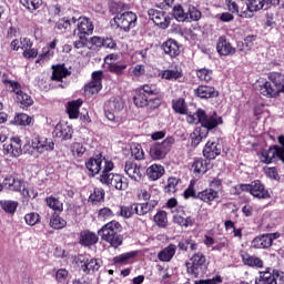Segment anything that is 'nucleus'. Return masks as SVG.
<instances>
[{"label": "nucleus", "mask_w": 284, "mask_h": 284, "mask_svg": "<svg viewBox=\"0 0 284 284\" xmlns=\"http://www.w3.org/2000/svg\"><path fill=\"white\" fill-rule=\"evenodd\" d=\"M189 123H201L202 128H196L193 133H191V145L196 148L203 139L207 138L210 130H215L219 125H223V118L219 116L216 112L212 115H207L205 110L197 109L195 113L190 114L187 119Z\"/></svg>", "instance_id": "obj_1"}, {"label": "nucleus", "mask_w": 284, "mask_h": 284, "mask_svg": "<svg viewBox=\"0 0 284 284\" xmlns=\"http://www.w3.org/2000/svg\"><path fill=\"white\" fill-rule=\"evenodd\" d=\"M121 230H123L121 223L111 221L102 226L98 234L101 236L102 241H106V243H110L111 247L116 248L123 245V236L119 234Z\"/></svg>", "instance_id": "obj_2"}, {"label": "nucleus", "mask_w": 284, "mask_h": 284, "mask_svg": "<svg viewBox=\"0 0 284 284\" xmlns=\"http://www.w3.org/2000/svg\"><path fill=\"white\" fill-rule=\"evenodd\" d=\"M114 170V163L112 161H104V166L100 175V182L109 187L115 190H128V183L123 182L121 174L110 173Z\"/></svg>", "instance_id": "obj_3"}, {"label": "nucleus", "mask_w": 284, "mask_h": 284, "mask_svg": "<svg viewBox=\"0 0 284 284\" xmlns=\"http://www.w3.org/2000/svg\"><path fill=\"white\" fill-rule=\"evenodd\" d=\"M271 82H265L260 87V93L263 97H268L270 99L284 93V74L281 72H272L268 77Z\"/></svg>", "instance_id": "obj_4"}, {"label": "nucleus", "mask_w": 284, "mask_h": 284, "mask_svg": "<svg viewBox=\"0 0 284 284\" xmlns=\"http://www.w3.org/2000/svg\"><path fill=\"white\" fill-rule=\"evenodd\" d=\"M185 265L187 274L195 278L205 275V272H207V258L201 252L195 253Z\"/></svg>", "instance_id": "obj_5"}, {"label": "nucleus", "mask_w": 284, "mask_h": 284, "mask_svg": "<svg viewBox=\"0 0 284 284\" xmlns=\"http://www.w3.org/2000/svg\"><path fill=\"white\" fill-rule=\"evenodd\" d=\"M139 17L132 11H125L122 14L115 16L111 21V26H116L122 32H130L132 28H136Z\"/></svg>", "instance_id": "obj_6"}, {"label": "nucleus", "mask_w": 284, "mask_h": 284, "mask_svg": "<svg viewBox=\"0 0 284 284\" xmlns=\"http://www.w3.org/2000/svg\"><path fill=\"white\" fill-rule=\"evenodd\" d=\"M240 190L242 192H250L255 199H272L270 191L265 189L261 180H255L250 184H241Z\"/></svg>", "instance_id": "obj_7"}, {"label": "nucleus", "mask_w": 284, "mask_h": 284, "mask_svg": "<svg viewBox=\"0 0 284 284\" xmlns=\"http://www.w3.org/2000/svg\"><path fill=\"white\" fill-rule=\"evenodd\" d=\"M148 14L151 21H153V23H155V26L159 28H162V30H165L170 27L172 18H170L168 12L156 9H149Z\"/></svg>", "instance_id": "obj_8"}, {"label": "nucleus", "mask_w": 284, "mask_h": 284, "mask_svg": "<svg viewBox=\"0 0 284 284\" xmlns=\"http://www.w3.org/2000/svg\"><path fill=\"white\" fill-rule=\"evenodd\" d=\"M267 8L265 0H246V9H241L240 17L242 19H252L254 12H258Z\"/></svg>", "instance_id": "obj_9"}, {"label": "nucleus", "mask_w": 284, "mask_h": 284, "mask_svg": "<svg viewBox=\"0 0 284 284\" xmlns=\"http://www.w3.org/2000/svg\"><path fill=\"white\" fill-rule=\"evenodd\" d=\"M9 83L12 88V92H16L17 103H19L21 108H30V105L34 103V101L30 95H28V93H23V91H21V84L12 81H9Z\"/></svg>", "instance_id": "obj_10"}, {"label": "nucleus", "mask_w": 284, "mask_h": 284, "mask_svg": "<svg viewBox=\"0 0 284 284\" xmlns=\"http://www.w3.org/2000/svg\"><path fill=\"white\" fill-rule=\"evenodd\" d=\"M281 280V271L266 268L260 272V277L255 280V284H278Z\"/></svg>", "instance_id": "obj_11"}, {"label": "nucleus", "mask_w": 284, "mask_h": 284, "mask_svg": "<svg viewBox=\"0 0 284 284\" xmlns=\"http://www.w3.org/2000/svg\"><path fill=\"white\" fill-rule=\"evenodd\" d=\"M101 81H103V71L93 72L91 82L84 87V92H89V94H99L103 88Z\"/></svg>", "instance_id": "obj_12"}, {"label": "nucleus", "mask_w": 284, "mask_h": 284, "mask_svg": "<svg viewBox=\"0 0 284 284\" xmlns=\"http://www.w3.org/2000/svg\"><path fill=\"white\" fill-rule=\"evenodd\" d=\"M105 158H103V155L99 154L97 155V158H90L87 162H85V166L87 170H89V172H91V176H94V174H99V172H101V170H103V163H105Z\"/></svg>", "instance_id": "obj_13"}, {"label": "nucleus", "mask_w": 284, "mask_h": 284, "mask_svg": "<svg viewBox=\"0 0 284 284\" xmlns=\"http://www.w3.org/2000/svg\"><path fill=\"white\" fill-rule=\"evenodd\" d=\"M223 148L216 142H207L203 149V156L209 161H214L216 156H220Z\"/></svg>", "instance_id": "obj_14"}, {"label": "nucleus", "mask_w": 284, "mask_h": 284, "mask_svg": "<svg viewBox=\"0 0 284 284\" xmlns=\"http://www.w3.org/2000/svg\"><path fill=\"white\" fill-rule=\"evenodd\" d=\"M124 172L133 181H141L143 174L141 173V165L132 161H126L124 165Z\"/></svg>", "instance_id": "obj_15"}, {"label": "nucleus", "mask_w": 284, "mask_h": 284, "mask_svg": "<svg viewBox=\"0 0 284 284\" xmlns=\"http://www.w3.org/2000/svg\"><path fill=\"white\" fill-rule=\"evenodd\" d=\"M3 150H6L7 154H11V156H21V139L11 138L10 143L6 142L3 144Z\"/></svg>", "instance_id": "obj_16"}, {"label": "nucleus", "mask_w": 284, "mask_h": 284, "mask_svg": "<svg viewBox=\"0 0 284 284\" xmlns=\"http://www.w3.org/2000/svg\"><path fill=\"white\" fill-rule=\"evenodd\" d=\"M273 241L272 234L258 235L252 241V247L254 250H267V247H272Z\"/></svg>", "instance_id": "obj_17"}, {"label": "nucleus", "mask_w": 284, "mask_h": 284, "mask_svg": "<svg viewBox=\"0 0 284 284\" xmlns=\"http://www.w3.org/2000/svg\"><path fill=\"white\" fill-rule=\"evenodd\" d=\"M32 148L33 150H37V152H39L40 154H43V152H52V150H54V142L48 139H36L32 142Z\"/></svg>", "instance_id": "obj_18"}, {"label": "nucleus", "mask_w": 284, "mask_h": 284, "mask_svg": "<svg viewBox=\"0 0 284 284\" xmlns=\"http://www.w3.org/2000/svg\"><path fill=\"white\" fill-rule=\"evenodd\" d=\"M162 50L165 54H169L172 59L181 54V49L179 48V42L174 39H169L162 44Z\"/></svg>", "instance_id": "obj_19"}, {"label": "nucleus", "mask_w": 284, "mask_h": 284, "mask_svg": "<svg viewBox=\"0 0 284 284\" xmlns=\"http://www.w3.org/2000/svg\"><path fill=\"white\" fill-rule=\"evenodd\" d=\"M195 97L200 99H216L219 97V91L214 87L200 85L194 90Z\"/></svg>", "instance_id": "obj_20"}, {"label": "nucleus", "mask_w": 284, "mask_h": 284, "mask_svg": "<svg viewBox=\"0 0 284 284\" xmlns=\"http://www.w3.org/2000/svg\"><path fill=\"white\" fill-rule=\"evenodd\" d=\"M216 50L219 54H221L222 57H227L236 52V49H234L233 45L230 42H227V39H225V37H220Z\"/></svg>", "instance_id": "obj_21"}, {"label": "nucleus", "mask_w": 284, "mask_h": 284, "mask_svg": "<svg viewBox=\"0 0 284 284\" xmlns=\"http://www.w3.org/2000/svg\"><path fill=\"white\" fill-rule=\"evenodd\" d=\"M72 129L68 124H57L53 131L54 136L62 139V141H69L72 139Z\"/></svg>", "instance_id": "obj_22"}, {"label": "nucleus", "mask_w": 284, "mask_h": 284, "mask_svg": "<svg viewBox=\"0 0 284 284\" xmlns=\"http://www.w3.org/2000/svg\"><path fill=\"white\" fill-rule=\"evenodd\" d=\"M47 221H49V225L50 227H53V230H63V227L68 225V222L61 219L57 212L48 213Z\"/></svg>", "instance_id": "obj_23"}, {"label": "nucleus", "mask_w": 284, "mask_h": 284, "mask_svg": "<svg viewBox=\"0 0 284 284\" xmlns=\"http://www.w3.org/2000/svg\"><path fill=\"white\" fill-rule=\"evenodd\" d=\"M99 243V236L90 231L80 232V245L90 247V245H97Z\"/></svg>", "instance_id": "obj_24"}, {"label": "nucleus", "mask_w": 284, "mask_h": 284, "mask_svg": "<svg viewBox=\"0 0 284 284\" xmlns=\"http://www.w3.org/2000/svg\"><path fill=\"white\" fill-rule=\"evenodd\" d=\"M78 34L85 37V34H92L94 32V26L88 18L78 19Z\"/></svg>", "instance_id": "obj_25"}, {"label": "nucleus", "mask_w": 284, "mask_h": 284, "mask_svg": "<svg viewBox=\"0 0 284 284\" xmlns=\"http://www.w3.org/2000/svg\"><path fill=\"white\" fill-rule=\"evenodd\" d=\"M52 69L53 72L51 79L53 81H63L65 77H70V74H72V71L68 70V68H65V64H58L55 67H52Z\"/></svg>", "instance_id": "obj_26"}, {"label": "nucleus", "mask_w": 284, "mask_h": 284, "mask_svg": "<svg viewBox=\"0 0 284 284\" xmlns=\"http://www.w3.org/2000/svg\"><path fill=\"white\" fill-rule=\"evenodd\" d=\"M276 156L281 159V151H278V146H271L268 150L262 151L261 161L262 163L270 164Z\"/></svg>", "instance_id": "obj_27"}, {"label": "nucleus", "mask_w": 284, "mask_h": 284, "mask_svg": "<svg viewBox=\"0 0 284 284\" xmlns=\"http://www.w3.org/2000/svg\"><path fill=\"white\" fill-rule=\"evenodd\" d=\"M175 254H176V245L170 244L158 254V258L160 261H163L164 263H170V261L174 258Z\"/></svg>", "instance_id": "obj_28"}, {"label": "nucleus", "mask_w": 284, "mask_h": 284, "mask_svg": "<svg viewBox=\"0 0 284 284\" xmlns=\"http://www.w3.org/2000/svg\"><path fill=\"white\" fill-rule=\"evenodd\" d=\"M146 174L151 181H159L165 174V169L161 164H152L146 170Z\"/></svg>", "instance_id": "obj_29"}, {"label": "nucleus", "mask_w": 284, "mask_h": 284, "mask_svg": "<svg viewBox=\"0 0 284 284\" xmlns=\"http://www.w3.org/2000/svg\"><path fill=\"white\" fill-rule=\"evenodd\" d=\"M197 199L204 203H212V201L219 199V191H215L214 189H206L197 193Z\"/></svg>", "instance_id": "obj_30"}, {"label": "nucleus", "mask_w": 284, "mask_h": 284, "mask_svg": "<svg viewBox=\"0 0 284 284\" xmlns=\"http://www.w3.org/2000/svg\"><path fill=\"white\" fill-rule=\"evenodd\" d=\"M178 247L181 252H187L189 248L191 252H196L199 244L192 239H182L179 241Z\"/></svg>", "instance_id": "obj_31"}, {"label": "nucleus", "mask_w": 284, "mask_h": 284, "mask_svg": "<svg viewBox=\"0 0 284 284\" xmlns=\"http://www.w3.org/2000/svg\"><path fill=\"white\" fill-rule=\"evenodd\" d=\"M45 203H47L48 207L53 210V212H55V213L63 212V202H61V200H59V197H57V195L48 196L45 199Z\"/></svg>", "instance_id": "obj_32"}, {"label": "nucleus", "mask_w": 284, "mask_h": 284, "mask_svg": "<svg viewBox=\"0 0 284 284\" xmlns=\"http://www.w3.org/2000/svg\"><path fill=\"white\" fill-rule=\"evenodd\" d=\"M150 156L155 160L165 159L168 156L166 151L163 149L161 143H154L150 148Z\"/></svg>", "instance_id": "obj_33"}, {"label": "nucleus", "mask_w": 284, "mask_h": 284, "mask_svg": "<svg viewBox=\"0 0 284 284\" xmlns=\"http://www.w3.org/2000/svg\"><path fill=\"white\" fill-rule=\"evenodd\" d=\"M109 10L111 14H115V17H119V14H123L126 10H130V6L125 4L123 2H110L109 3Z\"/></svg>", "instance_id": "obj_34"}, {"label": "nucleus", "mask_w": 284, "mask_h": 284, "mask_svg": "<svg viewBox=\"0 0 284 284\" xmlns=\"http://www.w3.org/2000/svg\"><path fill=\"white\" fill-rule=\"evenodd\" d=\"M81 105H83L82 100L69 102L67 112L70 119H79V108H81Z\"/></svg>", "instance_id": "obj_35"}, {"label": "nucleus", "mask_w": 284, "mask_h": 284, "mask_svg": "<svg viewBox=\"0 0 284 284\" xmlns=\"http://www.w3.org/2000/svg\"><path fill=\"white\" fill-rule=\"evenodd\" d=\"M4 187L12 190L13 192H20L21 190V180L16 179L14 176L10 175L3 180Z\"/></svg>", "instance_id": "obj_36"}, {"label": "nucleus", "mask_w": 284, "mask_h": 284, "mask_svg": "<svg viewBox=\"0 0 284 284\" xmlns=\"http://www.w3.org/2000/svg\"><path fill=\"white\" fill-rule=\"evenodd\" d=\"M138 254L139 253L136 251L120 254V255L113 257V263L115 265H123V264L128 263V261H132V258H136Z\"/></svg>", "instance_id": "obj_37"}, {"label": "nucleus", "mask_w": 284, "mask_h": 284, "mask_svg": "<svg viewBox=\"0 0 284 284\" xmlns=\"http://www.w3.org/2000/svg\"><path fill=\"white\" fill-rule=\"evenodd\" d=\"M172 14H173L174 19H176V21H180L182 23L187 21V19H189L187 9H184L183 6H181V4L173 7Z\"/></svg>", "instance_id": "obj_38"}, {"label": "nucleus", "mask_w": 284, "mask_h": 284, "mask_svg": "<svg viewBox=\"0 0 284 284\" xmlns=\"http://www.w3.org/2000/svg\"><path fill=\"white\" fill-rule=\"evenodd\" d=\"M135 214V206L131 204L129 206H120V210L115 211V216H122V219H132Z\"/></svg>", "instance_id": "obj_39"}, {"label": "nucleus", "mask_w": 284, "mask_h": 284, "mask_svg": "<svg viewBox=\"0 0 284 284\" xmlns=\"http://www.w3.org/2000/svg\"><path fill=\"white\" fill-rule=\"evenodd\" d=\"M101 267V264L99 263V260L91 258L90 261H87L82 266L81 270L85 272L87 274H90V272H99V268Z\"/></svg>", "instance_id": "obj_40"}, {"label": "nucleus", "mask_w": 284, "mask_h": 284, "mask_svg": "<svg viewBox=\"0 0 284 284\" xmlns=\"http://www.w3.org/2000/svg\"><path fill=\"white\" fill-rule=\"evenodd\" d=\"M21 6L27 8L29 12H34L43 6V0H20Z\"/></svg>", "instance_id": "obj_41"}, {"label": "nucleus", "mask_w": 284, "mask_h": 284, "mask_svg": "<svg viewBox=\"0 0 284 284\" xmlns=\"http://www.w3.org/2000/svg\"><path fill=\"white\" fill-rule=\"evenodd\" d=\"M242 258L244 265H248V267H263V260L261 257L244 255Z\"/></svg>", "instance_id": "obj_42"}, {"label": "nucleus", "mask_w": 284, "mask_h": 284, "mask_svg": "<svg viewBox=\"0 0 284 284\" xmlns=\"http://www.w3.org/2000/svg\"><path fill=\"white\" fill-rule=\"evenodd\" d=\"M194 174H205L207 172V163L203 159H196L192 164Z\"/></svg>", "instance_id": "obj_43"}, {"label": "nucleus", "mask_w": 284, "mask_h": 284, "mask_svg": "<svg viewBox=\"0 0 284 284\" xmlns=\"http://www.w3.org/2000/svg\"><path fill=\"white\" fill-rule=\"evenodd\" d=\"M173 110L178 114H187V116H190V114H193L192 112H187V106L185 105V100L183 99L173 101Z\"/></svg>", "instance_id": "obj_44"}, {"label": "nucleus", "mask_w": 284, "mask_h": 284, "mask_svg": "<svg viewBox=\"0 0 284 284\" xmlns=\"http://www.w3.org/2000/svg\"><path fill=\"white\" fill-rule=\"evenodd\" d=\"M186 14L189 17L186 21H199L203 17V13L194 6L186 8Z\"/></svg>", "instance_id": "obj_45"}, {"label": "nucleus", "mask_w": 284, "mask_h": 284, "mask_svg": "<svg viewBox=\"0 0 284 284\" xmlns=\"http://www.w3.org/2000/svg\"><path fill=\"white\" fill-rule=\"evenodd\" d=\"M133 103L136 108H146L148 106V95L143 91H139L133 98Z\"/></svg>", "instance_id": "obj_46"}, {"label": "nucleus", "mask_w": 284, "mask_h": 284, "mask_svg": "<svg viewBox=\"0 0 284 284\" xmlns=\"http://www.w3.org/2000/svg\"><path fill=\"white\" fill-rule=\"evenodd\" d=\"M183 77V72L179 70H164L162 72V79H166V81H176V79H181Z\"/></svg>", "instance_id": "obj_47"}, {"label": "nucleus", "mask_w": 284, "mask_h": 284, "mask_svg": "<svg viewBox=\"0 0 284 284\" xmlns=\"http://www.w3.org/2000/svg\"><path fill=\"white\" fill-rule=\"evenodd\" d=\"M89 199L91 203H101L105 199V191L102 187H95Z\"/></svg>", "instance_id": "obj_48"}, {"label": "nucleus", "mask_w": 284, "mask_h": 284, "mask_svg": "<svg viewBox=\"0 0 284 284\" xmlns=\"http://www.w3.org/2000/svg\"><path fill=\"white\" fill-rule=\"evenodd\" d=\"M173 221L178 225H181V227H190V226L194 225V221L192 217H190V216L183 217L180 214L174 215Z\"/></svg>", "instance_id": "obj_49"}, {"label": "nucleus", "mask_w": 284, "mask_h": 284, "mask_svg": "<svg viewBox=\"0 0 284 284\" xmlns=\"http://www.w3.org/2000/svg\"><path fill=\"white\" fill-rule=\"evenodd\" d=\"M18 205L19 203L14 201H0V206L3 211L7 212V214H14V212H17Z\"/></svg>", "instance_id": "obj_50"}, {"label": "nucleus", "mask_w": 284, "mask_h": 284, "mask_svg": "<svg viewBox=\"0 0 284 284\" xmlns=\"http://www.w3.org/2000/svg\"><path fill=\"white\" fill-rule=\"evenodd\" d=\"M153 219L159 227H165L168 225V213L165 211H159Z\"/></svg>", "instance_id": "obj_51"}, {"label": "nucleus", "mask_w": 284, "mask_h": 284, "mask_svg": "<svg viewBox=\"0 0 284 284\" xmlns=\"http://www.w3.org/2000/svg\"><path fill=\"white\" fill-rule=\"evenodd\" d=\"M131 156H133L135 161H143L145 154L143 153V149L141 148V144H133L131 146Z\"/></svg>", "instance_id": "obj_52"}, {"label": "nucleus", "mask_w": 284, "mask_h": 284, "mask_svg": "<svg viewBox=\"0 0 284 284\" xmlns=\"http://www.w3.org/2000/svg\"><path fill=\"white\" fill-rule=\"evenodd\" d=\"M16 125H30L32 123V118L26 113H19L14 116Z\"/></svg>", "instance_id": "obj_53"}, {"label": "nucleus", "mask_w": 284, "mask_h": 284, "mask_svg": "<svg viewBox=\"0 0 284 284\" xmlns=\"http://www.w3.org/2000/svg\"><path fill=\"white\" fill-rule=\"evenodd\" d=\"M41 220V216L38 213H28L24 216V221L27 223V225H37V223H39V221Z\"/></svg>", "instance_id": "obj_54"}, {"label": "nucleus", "mask_w": 284, "mask_h": 284, "mask_svg": "<svg viewBox=\"0 0 284 284\" xmlns=\"http://www.w3.org/2000/svg\"><path fill=\"white\" fill-rule=\"evenodd\" d=\"M71 152L73 153L74 156H83V154H85V146H83L81 143L79 142H74L71 145Z\"/></svg>", "instance_id": "obj_55"}, {"label": "nucleus", "mask_w": 284, "mask_h": 284, "mask_svg": "<svg viewBox=\"0 0 284 284\" xmlns=\"http://www.w3.org/2000/svg\"><path fill=\"white\" fill-rule=\"evenodd\" d=\"M176 185H179V180L176 178H169L165 192L169 194H174V192H176Z\"/></svg>", "instance_id": "obj_56"}, {"label": "nucleus", "mask_w": 284, "mask_h": 284, "mask_svg": "<svg viewBox=\"0 0 284 284\" xmlns=\"http://www.w3.org/2000/svg\"><path fill=\"white\" fill-rule=\"evenodd\" d=\"M200 81H212V70H207V69H200L196 72Z\"/></svg>", "instance_id": "obj_57"}, {"label": "nucleus", "mask_w": 284, "mask_h": 284, "mask_svg": "<svg viewBox=\"0 0 284 284\" xmlns=\"http://www.w3.org/2000/svg\"><path fill=\"white\" fill-rule=\"evenodd\" d=\"M55 278L58 283L68 284V270L65 268L58 270L55 273Z\"/></svg>", "instance_id": "obj_58"}, {"label": "nucleus", "mask_w": 284, "mask_h": 284, "mask_svg": "<svg viewBox=\"0 0 284 284\" xmlns=\"http://www.w3.org/2000/svg\"><path fill=\"white\" fill-rule=\"evenodd\" d=\"M174 143H176L174 136H168L162 143H160V145L166 151L168 154L172 150V145H174Z\"/></svg>", "instance_id": "obj_59"}, {"label": "nucleus", "mask_w": 284, "mask_h": 284, "mask_svg": "<svg viewBox=\"0 0 284 284\" xmlns=\"http://www.w3.org/2000/svg\"><path fill=\"white\" fill-rule=\"evenodd\" d=\"M134 207H135V214H138V216H145V214L150 212V209L146 203L134 204Z\"/></svg>", "instance_id": "obj_60"}, {"label": "nucleus", "mask_w": 284, "mask_h": 284, "mask_svg": "<svg viewBox=\"0 0 284 284\" xmlns=\"http://www.w3.org/2000/svg\"><path fill=\"white\" fill-rule=\"evenodd\" d=\"M125 68H128L126 64L111 63L110 72H113L114 74H123V70H125Z\"/></svg>", "instance_id": "obj_61"}, {"label": "nucleus", "mask_w": 284, "mask_h": 284, "mask_svg": "<svg viewBox=\"0 0 284 284\" xmlns=\"http://www.w3.org/2000/svg\"><path fill=\"white\" fill-rule=\"evenodd\" d=\"M99 216L101 219H111V216H116V213H114L110 207H103L99 211Z\"/></svg>", "instance_id": "obj_62"}, {"label": "nucleus", "mask_w": 284, "mask_h": 284, "mask_svg": "<svg viewBox=\"0 0 284 284\" xmlns=\"http://www.w3.org/2000/svg\"><path fill=\"white\" fill-rule=\"evenodd\" d=\"M214 283H223V277L221 275H216L213 278L195 281V284H214Z\"/></svg>", "instance_id": "obj_63"}, {"label": "nucleus", "mask_w": 284, "mask_h": 284, "mask_svg": "<svg viewBox=\"0 0 284 284\" xmlns=\"http://www.w3.org/2000/svg\"><path fill=\"white\" fill-rule=\"evenodd\" d=\"M278 143L281 146H277V150L280 152V161L284 163V135L278 136Z\"/></svg>", "instance_id": "obj_64"}]
</instances>
